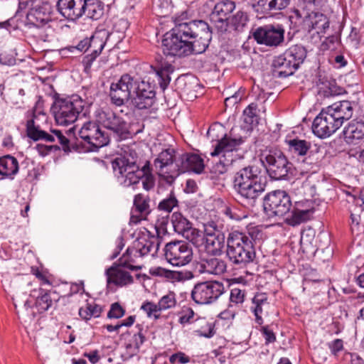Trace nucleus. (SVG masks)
Here are the masks:
<instances>
[{"label":"nucleus","mask_w":364,"mask_h":364,"mask_svg":"<svg viewBox=\"0 0 364 364\" xmlns=\"http://www.w3.org/2000/svg\"><path fill=\"white\" fill-rule=\"evenodd\" d=\"M212 28L203 20H189L183 12L175 18V26L164 36L161 43L166 56L186 57L204 53L212 39Z\"/></svg>","instance_id":"nucleus-1"},{"label":"nucleus","mask_w":364,"mask_h":364,"mask_svg":"<svg viewBox=\"0 0 364 364\" xmlns=\"http://www.w3.org/2000/svg\"><path fill=\"white\" fill-rule=\"evenodd\" d=\"M139 156L135 151L130 150L124 152L123 155L116 157L111 162L114 173L124 176L122 183L124 186L129 187L139 183L144 178L142 186L146 191H150L154 187L155 180L151 173L150 162L146 161L145 164L141 166L138 162Z\"/></svg>","instance_id":"nucleus-2"},{"label":"nucleus","mask_w":364,"mask_h":364,"mask_svg":"<svg viewBox=\"0 0 364 364\" xmlns=\"http://www.w3.org/2000/svg\"><path fill=\"white\" fill-rule=\"evenodd\" d=\"M267 181L261 168L248 165L237 171L233 177V188L238 196L253 204L265 191Z\"/></svg>","instance_id":"nucleus-3"},{"label":"nucleus","mask_w":364,"mask_h":364,"mask_svg":"<svg viewBox=\"0 0 364 364\" xmlns=\"http://www.w3.org/2000/svg\"><path fill=\"white\" fill-rule=\"evenodd\" d=\"M260 232L257 230L248 233L232 231L227 238V256L236 268L245 267L256 257L255 239Z\"/></svg>","instance_id":"nucleus-4"},{"label":"nucleus","mask_w":364,"mask_h":364,"mask_svg":"<svg viewBox=\"0 0 364 364\" xmlns=\"http://www.w3.org/2000/svg\"><path fill=\"white\" fill-rule=\"evenodd\" d=\"M214 132L215 127H210L208 131V135L212 138V140L217 141L210 155L220 156L218 161L213 162V165L210 168L212 178H218L228 171V167L235 161L233 151H237L245 141L242 137L233 136L232 130L229 134L224 133L220 138L217 136V139L214 138Z\"/></svg>","instance_id":"nucleus-5"},{"label":"nucleus","mask_w":364,"mask_h":364,"mask_svg":"<svg viewBox=\"0 0 364 364\" xmlns=\"http://www.w3.org/2000/svg\"><path fill=\"white\" fill-rule=\"evenodd\" d=\"M264 213L270 218H284V223L296 226V204L293 205L289 195L284 191H272L264 198Z\"/></svg>","instance_id":"nucleus-6"},{"label":"nucleus","mask_w":364,"mask_h":364,"mask_svg":"<svg viewBox=\"0 0 364 364\" xmlns=\"http://www.w3.org/2000/svg\"><path fill=\"white\" fill-rule=\"evenodd\" d=\"M258 156L266 173L272 180L287 179L289 173H291L293 164L275 146H267L260 149Z\"/></svg>","instance_id":"nucleus-7"},{"label":"nucleus","mask_w":364,"mask_h":364,"mask_svg":"<svg viewBox=\"0 0 364 364\" xmlns=\"http://www.w3.org/2000/svg\"><path fill=\"white\" fill-rule=\"evenodd\" d=\"M51 111L58 124L68 125L75 122L82 112L85 102L77 95L61 97L55 94Z\"/></svg>","instance_id":"nucleus-8"},{"label":"nucleus","mask_w":364,"mask_h":364,"mask_svg":"<svg viewBox=\"0 0 364 364\" xmlns=\"http://www.w3.org/2000/svg\"><path fill=\"white\" fill-rule=\"evenodd\" d=\"M108 33L104 31L95 32L90 38L81 40L76 46H71L68 50L73 52L74 50L80 52L87 53L82 60L84 71L88 73L92 68L93 62L101 54L104 49Z\"/></svg>","instance_id":"nucleus-9"},{"label":"nucleus","mask_w":364,"mask_h":364,"mask_svg":"<svg viewBox=\"0 0 364 364\" xmlns=\"http://www.w3.org/2000/svg\"><path fill=\"white\" fill-rule=\"evenodd\" d=\"M163 256L173 267H182L192 261L193 252L189 243L183 240H174L165 245L163 248Z\"/></svg>","instance_id":"nucleus-10"},{"label":"nucleus","mask_w":364,"mask_h":364,"mask_svg":"<svg viewBox=\"0 0 364 364\" xmlns=\"http://www.w3.org/2000/svg\"><path fill=\"white\" fill-rule=\"evenodd\" d=\"M205 6L213 7L209 14L213 26L218 33H225L230 25V14L235 9V3L231 0H223L215 4L213 0H207L204 4Z\"/></svg>","instance_id":"nucleus-11"},{"label":"nucleus","mask_w":364,"mask_h":364,"mask_svg":"<svg viewBox=\"0 0 364 364\" xmlns=\"http://www.w3.org/2000/svg\"><path fill=\"white\" fill-rule=\"evenodd\" d=\"M26 134L28 138L31 139L34 141L43 140L46 142L55 141V136L58 139L59 143L62 145V149L68 153L71 151V149H75L80 151L77 144H72L70 146L69 139L64 136L60 130L50 129L52 134H49L42 129H41L39 125H36L33 119H28L26 124Z\"/></svg>","instance_id":"nucleus-12"},{"label":"nucleus","mask_w":364,"mask_h":364,"mask_svg":"<svg viewBox=\"0 0 364 364\" xmlns=\"http://www.w3.org/2000/svg\"><path fill=\"white\" fill-rule=\"evenodd\" d=\"M223 225L215 221L204 224L203 235L201 232L200 242L205 243L206 251L212 255H220L225 245Z\"/></svg>","instance_id":"nucleus-13"},{"label":"nucleus","mask_w":364,"mask_h":364,"mask_svg":"<svg viewBox=\"0 0 364 364\" xmlns=\"http://www.w3.org/2000/svg\"><path fill=\"white\" fill-rule=\"evenodd\" d=\"M97 122L105 129L112 132L118 140L128 139L130 135V125L121 116L112 110H101L97 114Z\"/></svg>","instance_id":"nucleus-14"},{"label":"nucleus","mask_w":364,"mask_h":364,"mask_svg":"<svg viewBox=\"0 0 364 364\" xmlns=\"http://www.w3.org/2000/svg\"><path fill=\"white\" fill-rule=\"evenodd\" d=\"M79 136L82 140L90 145L89 150L96 151L99 148L107 145L110 141V136L103 130L98 124L94 122H87L83 124L79 131Z\"/></svg>","instance_id":"nucleus-15"},{"label":"nucleus","mask_w":364,"mask_h":364,"mask_svg":"<svg viewBox=\"0 0 364 364\" xmlns=\"http://www.w3.org/2000/svg\"><path fill=\"white\" fill-rule=\"evenodd\" d=\"M224 292V285L217 281L196 284L191 291V298L198 304H210Z\"/></svg>","instance_id":"nucleus-16"},{"label":"nucleus","mask_w":364,"mask_h":364,"mask_svg":"<svg viewBox=\"0 0 364 364\" xmlns=\"http://www.w3.org/2000/svg\"><path fill=\"white\" fill-rule=\"evenodd\" d=\"M302 28L310 34L312 42L316 43L329 28V20L322 13L306 11L304 14Z\"/></svg>","instance_id":"nucleus-17"},{"label":"nucleus","mask_w":364,"mask_h":364,"mask_svg":"<svg viewBox=\"0 0 364 364\" xmlns=\"http://www.w3.org/2000/svg\"><path fill=\"white\" fill-rule=\"evenodd\" d=\"M250 33L258 44L269 47H277L284 39V29L279 24L259 26L252 29Z\"/></svg>","instance_id":"nucleus-18"},{"label":"nucleus","mask_w":364,"mask_h":364,"mask_svg":"<svg viewBox=\"0 0 364 364\" xmlns=\"http://www.w3.org/2000/svg\"><path fill=\"white\" fill-rule=\"evenodd\" d=\"M340 127L332 114L325 108L315 117L311 129L316 136L324 139L332 135Z\"/></svg>","instance_id":"nucleus-19"},{"label":"nucleus","mask_w":364,"mask_h":364,"mask_svg":"<svg viewBox=\"0 0 364 364\" xmlns=\"http://www.w3.org/2000/svg\"><path fill=\"white\" fill-rule=\"evenodd\" d=\"M171 223L176 233L182 235L196 246L200 245L201 232L193 228V224L181 213L174 212L172 214Z\"/></svg>","instance_id":"nucleus-20"},{"label":"nucleus","mask_w":364,"mask_h":364,"mask_svg":"<svg viewBox=\"0 0 364 364\" xmlns=\"http://www.w3.org/2000/svg\"><path fill=\"white\" fill-rule=\"evenodd\" d=\"M156 102L155 85L141 80L139 83L135 95L132 97V103L138 109H147Z\"/></svg>","instance_id":"nucleus-21"},{"label":"nucleus","mask_w":364,"mask_h":364,"mask_svg":"<svg viewBox=\"0 0 364 364\" xmlns=\"http://www.w3.org/2000/svg\"><path fill=\"white\" fill-rule=\"evenodd\" d=\"M31 296L36 297L33 307L38 314H43L54 306L65 296H59L56 291L48 290L40 287L38 291L33 290Z\"/></svg>","instance_id":"nucleus-22"},{"label":"nucleus","mask_w":364,"mask_h":364,"mask_svg":"<svg viewBox=\"0 0 364 364\" xmlns=\"http://www.w3.org/2000/svg\"><path fill=\"white\" fill-rule=\"evenodd\" d=\"M296 70V55L286 53L276 58L272 64V75L274 77H286L292 75Z\"/></svg>","instance_id":"nucleus-23"},{"label":"nucleus","mask_w":364,"mask_h":364,"mask_svg":"<svg viewBox=\"0 0 364 364\" xmlns=\"http://www.w3.org/2000/svg\"><path fill=\"white\" fill-rule=\"evenodd\" d=\"M175 165L181 173L192 171L201 173L205 168L203 159L198 154L184 153L175 159Z\"/></svg>","instance_id":"nucleus-24"},{"label":"nucleus","mask_w":364,"mask_h":364,"mask_svg":"<svg viewBox=\"0 0 364 364\" xmlns=\"http://www.w3.org/2000/svg\"><path fill=\"white\" fill-rule=\"evenodd\" d=\"M83 0H58L56 9L65 19L76 21L82 18Z\"/></svg>","instance_id":"nucleus-25"},{"label":"nucleus","mask_w":364,"mask_h":364,"mask_svg":"<svg viewBox=\"0 0 364 364\" xmlns=\"http://www.w3.org/2000/svg\"><path fill=\"white\" fill-rule=\"evenodd\" d=\"M145 333L146 331L144 330L142 325L137 324L134 329L128 331L122 335L126 340L125 348L132 355L139 352L141 346L146 341Z\"/></svg>","instance_id":"nucleus-26"},{"label":"nucleus","mask_w":364,"mask_h":364,"mask_svg":"<svg viewBox=\"0 0 364 364\" xmlns=\"http://www.w3.org/2000/svg\"><path fill=\"white\" fill-rule=\"evenodd\" d=\"M26 23L28 25L29 28L31 26L41 28L50 21L48 6L46 4L37 5L31 8L30 11L26 13Z\"/></svg>","instance_id":"nucleus-27"},{"label":"nucleus","mask_w":364,"mask_h":364,"mask_svg":"<svg viewBox=\"0 0 364 364\" xmlns=\"http://www.w3.org/2000/svg\"><path fill=\"white\" fill-rule=\"evenodd\" d=\"M140 257H144L149 254L154 255L159 248V239L154 235H144L137 238L132 246Z\"/></svg>","instance_id":"nucleus-28"},{"label":"nucleus","mask_w":364,"mask_h":364,"mask_svg":"<svg viewBox=\"0 0 364 364\" xmlns=\"http://www.w3.org/2000/svg\"><path fill=\"white\" fill-rule=\"evenodd\" d=\"M340 127L353 116V109L349 101H341L326 107Z\"/></svg>","instance_id":"nucleus-29"},{"label":"nucleus","mask_w":364,"mask_h":364,"mask_svg":"<svg viewBox=\"0 0 364 364\" xmlns=\"http://www.w3.org/2000/svg\"><path fill=\"white\" fill-rule=\"evenodd\" d=\"M121 268H122L121 266L114 262L112 267L106 270L107 284L112 283L117 286L122 287L133 283L132 276Z\"/></svg>","instance_id":"nucleus-30"},{"label":"nucleus","mask_w":364,"mask_h":364,"mask_svg":"<svg viewBox=\"0 0 364 364\" xmlns=\"http://www.w3.org/2000/svg\"><path fill=\"white\" fill-rule=\"evenodd\" d=\"M314 237L315 231L311 228L304 229L301 232L299 253L302 254L301 257L303 259H310L314 256L316 252V247L313 244Z\"/></svg>","instance_id":"nucleus-31"},{"label":"nucleus","mask_w":364,"mask_h":364,"mask_svg":"<svg viewBox=\"0 0 364 364\" xmlns=\"http://www.w3.org/2000/svg\"><path fill=\"white\" fill-rule=\"evenodd\" d=\"M149 273L152 276L164 277L172 282L191 279L194 277L191 271H175L161 267L151 268Z\"/></svg>","instance_id":"nucleus-32"},{"label":"nucleus","mask_w":364,"mask_h":364,"mask_svg":"<svg viewBox=\"0 0 364 364\" xmlns=\"http://www.w3.org/2000/svg\"><path fill=\"white\" fill-rule=\"evenodd\" d=\"M109 96L111 103L117 107H121L125 105L130 100L129 92L122 84L119 78L117 82H112L109 87Z\"/></svg>","instance_id":"nucleus-33"},{"label":"nucleus","mask_w":364,"mask_h":364,"mask_svg":"<svg viewBox=\"0 0 364 364\" xmlns=\"http://www.w3.org/2000/svg\"><path fill=\"white\" fill-rule=\"evenodd\" d=\"M83 4L82 18L97 21L103 16L105 4L101 0H83Z\"/></svg>","instance_id":"nucleus-34"},{"label":"nucleus","mask_w":364,"mask_h":364,"mask_svg":"<svg viewBox=\"0 0 364 364\" xmlns=\"http://www.w3.org/2000/svg\"><path fill=\"white\" fill-rule=\"evenodd\" d=\"M311 143L301 139H297V164H299V168L301 169V173H307L312 168L313 159L310 156L304 159H300L308 154ZM298 168V166H297Z\"/></svg>","instance_id":"nucleus-35"},{"label":"nucleus","mask_w":364,"mask_h":364,"mask_svg":"<svg viewBox=\"0 0 364 364\" xmlns=\"http://www.w3.org/2000/svg\"><path fill=\"white\" fill-rule=\"evenodd\" d=\"M343 134L348 144H355L364 137V122L351 121L344 127Z\"/></svg>","instance_id":"nucleus-36"},{"label":"nucleus","mask_w":364,"mask_h":364,"mask_svg":"<svg viewBox=\"0 0 364 364\" xmlns=\"http://www.w3.org/2000/svg\"><path fill=\"white\" fill-rule=\"evenodd\" d=\"M150 198L149 196H145L143 193H138L134 198V207L132 209L133 213H136L141 217L139 220H134V215H132L131 220L134 223H137L141 220H145L148 215L151 213L149 205Z\"/></svg>","instance_id":"nucleus-37"},{"label":"nucleus","mask_w":364,"mask_h":364,"mask_svg":"<svg viewBox=\"0 0 364 364\" xmlns=\"http://www.w3.org/2000/svg\"><path fill=\"white\" fill-rule=\"evenodd\" d=\"M175 150L173 149H166L160 152L158 156L154 161V165L159 171L173 168L175 165Z\"/></svg>","instance_id":"nucleus-38"},{"label":"nucleus","mask_w":364,"mask_h":364,"mask_svg":"<svg viewBox=\"0 0 364 364\" xmlns=\"http://www.w3.org/2000/svg\"><path fill=\"white\" fill-rule=\"evenodd\" d=\"M19 169L18 160L11 155L0 157V175L13 179Z\"/></svg>","instance_id":"nucleus-39"},{"label":"nucleus","mask_w":364,"mask_h":364,"mask_svg":"<svg viewBox=\"0 0 364 364\" xmlns=\"http://www.w3.org/2000/svg\"><path fill=\"white\" fill-rule=\"evenodd\" d=\"M174 70V66L168 63H161L160 65L154 68L158 83L163 91L169 85L171 80V75L173 73Z\"/></svg>","instance_id":"nucleus-40"},{"label":"nucleus","mask_w":364,"mask_h":364,"mask_svg":"<svg viewBox=\"0 0 364 364\" xmlns=\"http://www.w3.org/2000/svg\"><path fill=\"white\" fill-rule=\"evenodd\" d=\"M201 268L204 272L220 275L226 271V262L217 257H209L202 261Z\"/></svg>","instance_id":"nucleus-41"},{"label":"nucleus","mask_w":364,"mask_h":364,"mask_svg":"<svg viewBox=\"0 0 364 364\" xmlns=\"http://www.w3.org/2000/svg\"><path fill=\"white\" fill-rule=\"evenodd\" d=\"M138 257H140V256L136 252V250L132 247H129L117 263L123 268L132 271H137L142 268L141 265L136 264V259Z\"/></svg>","instance_id":"nucleus-42"},{"label":"nucleus","mask_w":364,"mask_h":364,"mask_svg":"<svg viewBox=\"0 0 364 364\" xmlns=\"http://www.w3.org/2000/svg\"><path fill=\"white\" fill-rule=\"evenodd\" d=\"M259 112L257 104L255 102H252L244 109L242 117L244 122L250 126L247 129H252L259 124L260 119Z\"/></svg>","instance_id":"nucleus-43"},{"label":"nucleus","mask_w":364,"mask_h":364,"mask_svg":"<svg viewBox=\"0 0 364 364\" xmlns=\"http://www.w3.org/2000/svg\"><path fill=\"white\" fill-rule=\"evenodd\" d=\"M314 213V207L312 200L297 202V224L310 220Z\"/></svg>","instance_id":"nucleus-44"},{"label":"nucleus","mask_w":364,"mask_h":364,"mask_svg":"<svg viewBox=\"0 0 364 364\" xmlns=\"http://www.w3.org/2000/svg\"><path fill=\"white\" fill-rule=\"evenodd\" d=\"M102 312L100 305L95 303H87L85 306L80 307L79 316L85 321H88L92 317L98 318Z\"/></svg>","instance_id":"nucleus-45"},{"label":"nucleus","mask_w":364,"mask_h":364,"mask_svg":"<svg viewBox=\"0 0 364 364\" xmlns=\"http://www.w3.org/2000/svg\"><path fill=\"white\" fill-rule=\"evenodd\" d=\"M196 323L197 328L194 331L198 336L210 338L215 335V326L213 323L208 322L205 318H198Z\"/></svg>","instance_id":"nucleus-46"},{"label":"nucleus","mask_w":364,"mask_h":364,"mask_svg":"<svg viewBox=\"0 0 364 364\" xmlns=\"http://www.w3.org/2000/svg\"><path fill=\"white\" fill-rule=\"evenodd\" d=\"M252 303L254 306L252 307V309L255 316V321L258 324L261 325L263 323V319L261 316L262 306L265 304H268L267 298L264 294H257L252 299Z\"/></svg>","instance_id":"nucleus-47"},{"label":"nucleus","mask_w":364,"mask_h":364,"mask_svg":"<svg viewBox=\"0 0 364 364\" xmlns=\"http://www.w3.org/2000/svg\"><path fill=\"white\" fill-rule=\"evenodd\" d=\"M249 21V17L247 13L239 11L234 14L230 20V25L233 29L237 32L243 31Z\"/></svg>","instance_id":"nucleus-48"},{"label":"nucleus","mask_w":364,"mask_h":364,"mask_svg":"<svg viewBox=\"0 0 364 364\" xmlns=\"http://www.w3.org/2000/svg\"><path fill=\"white\" fill-rule=\"evenodd\" d=\"M178 206V200H177L175 193L171 191L168 196L161 200L158 205V209L167 213H171L175 207Z\"/></svg>","instance_id":"nucleus-49"},{"label":"nucleus","mask_w":364,"mask_h":364,"mask_svg":"<svg viewBox=\"0 0 364 364\" xmlns=\"http://www.w3.org/2000/svg\"><path fill=\"white\" fill-rule=\"evenodd\" d=\"M120 79L122 80V84L125 87L127 92H129V97L132 99V93L134 95L136 91L137 86L139 82H141V80L136 78L134 76L128 73L123 74Z\"/></svg>","instance_id":"nucleus-50"},{"label":"nucleus","mask_w":364,"mask_h":364,"mask_svg":"<svg viewBox=\"0 0 364 364\" xmlns=\"http://www.w3.org/2000/svg\"><path fill=\"white\" fill-rule=\"evenodd\" d=\"M159 172L160 178L164 179L165 182L169 185L173 184L176 177L181 173L176 165H174L173 168L166 169L164 170V171Z\"/></svg>","instance_id":"nucleus-51"},{"label":"nucleus","mask_w":364,"mask_h":364,"mask_svg":"<svg viewBox=\"0 0 364 364\" xmlns=\"http://www.w3.org/2000/svg\"><path fill=\"white\" fill-rule=\"evenodd\" d=\"M176 304V296L173 292H170L164 295L157 304L160 311L166 310L173 308Z\"/></svg>","instance_id":"nucleus-52"},{"label":"nucleus","mask_w":364,"mask_h":364,"mask_svg":"<svg viewBox=\"0 0 364 364\" xmlns=\"http://www.w3.org/2000/svg\"><path fill=\"white\" fill-rule=\"evenodd\" d=\"M303 269H299V272L302 277H304V282H316L320 281V277L318 276L317 272L309 267L308 265L304 266L302 264Z\"/></svg>","instance_id":"nucleus-53"},{"label":"nucleus","mask_w":364,"mask_h":364,"mask_svg":"<svg viewBox=\"0 0 364 364\" xmlns=\"http://www.w3.org/2000/svg\"><path fill=\"white\" fill-rule=\"evenodd\" d=\"M141 309L144 311L149 317L154 316L156 319L159 318L160 314H157L161 311L156 304L151 301H145L141 306Z\"/></svg>","instance_id":"nucleus-54"},{"label":"nucleus","mask_w":364,"mask_h":364,"mask_svg":"<svg viewBox=\"0 0 364 364\" xmlns=\"http://www.w3.org/2000/svg\"><path fill=\"white\" fill-rule=\"evenodd\" d=\"M125 314V309L118 302L111 304L107 313L108 318H120Z\"/></svg>","instance_id":"nucleus-55"},{"label":"nucleus","mask_w":364,"mask_h":364,"mask_svg":"<svg viewBox=\"0 0 364 364\" xmlns=\"http://www.w3.org/2000/svg\"><path fill=\"white\" fill-rule=\"evenodd\" d=\"M35 149L41 156H46L50 153H55L60 150V146L58 145H46L40 143L36 144Z\"/></svg>","instance_id":"nucleus-56"},{"label":"nucleus","mask_w":364,"mask_h":364,"mask_svg":"<svg viewBox=\"0 0 364 364\" xmlns=\"http://www.w3.org/2000/svg\"><path fill=\"white\" fill-rule=\"evenodd\" d=\"M0 63L4 65L11 66L16 64V58L12 51L3 50L0 52Z\"/></svg>","instance_id":"nucleus-57"},{"label":"nucleus","mask_w":364,"mask_h":364,"mask_svg":"<svg viewBox=\"0 0 364 364\" xmlns=\"http://www.w3.org/2000/svg\"><path fill=\"white\" fill-rule=\"evenodd\" d=\"M255 4L253 6L256 8L257 11H260L264 14H269L272 11V0H255Z\"/></svg>","instance_id":"nucleus-58"},{"label":"nucleus","mask_w":364,"mask_h":364,"mask_svg":"<svg viewBox=\"0 0 364 364\" xmlns=\"http://www.w3.org/2000/svg\"><path fill=\"white\" fill-rule=\"evenodd\" d=\"M338 43V38L336 36H330L321 43V50H334L336 48V45Z\"/></svg>","instance_id":"nucleus-59"},{"label":"nucleus","mask_w":364,"mask_h":364,"mask_svg":"<svg viewBox=\"0 0 364 364\" xmlns=\"http://www.w3.org/2000/svg\"><path fill=\"white\" fill-rule=\"evenodd\" d=\"M31 273L41 282V285H51V282H50L47 274L39 269L38 267H32Z\"/></svg>","instance_id":"nucleus-60"},{"label":"nucleus","mask_w":364,"mask_h":364,"mask_svg":"<svg viewBox=\"0 0 364 364\" xmlns=\"http://www.w3.org/2000/svg\"><path fill=\"white\" fill-rule=\"evenodd\" d=\"M245 293L244 291L234 288L230 291V301L235 304H242L244 301Z\"/></svg>","instance_id":"nucleus-61"},{"label":"nucleus","mask_w":364,"mask_h":364,"mask_svg":"<svg viewBox=\"0 0 364 364\" xmlns=\"http://www.w3.org/2000/svg\"><path fill=\"white\" fill-rule=\"evenodd\" d=\"M190 360V358L181 351L173 353L169 357V362L171 364H175L176 361L180 364H186L189 363Z\"/></svg>","instance_id":"nucleus-62"},{"label":"nucleus","mask_w":364,"mask_h":364,"mask_svg":"<svg viewBox=\"0 0 364 364\" xmlns=\"http://www.w3.org/2000/svg\"><path fill=\"white\" fill-rule=\"evenodd\" d=\"M19 19L18 18H15V16L9 19L0 22V28H5L9 31L11 28L13 30H16L20 26Z\"/></svg>","instance_id":"nucleus-63"},{"label":"nucleus","mask_w":364,"mask_h":364,"mask_svg":"<svg viewBox=\"0 0 364 364\" xmlns=\"http://www.w3.org/2000/svg\"><path fill=\"white\" fill-rule=\"evenodd\" d=\"M18 9L15 14V18H18L19 20L23 16L26 14V10L29 6L31 1L30 0H18Z\"/></svg>","instance_id":"nucleus-64"}]
</instances>
